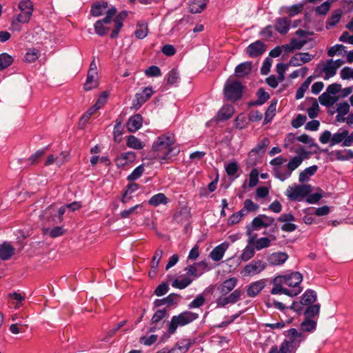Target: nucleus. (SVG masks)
Returning a JSON list of instances; mask_svg holds the SVG:
<instances>
[{
    "label": "nucleus",
    "instance_id": "f704fd0d",
    "mask_svg": "<svg viewBox=\"0 0 353 353\" xmlns=\"http://www.w3.org/2000/svg\"><path fill=\"white\" fill-rule=\"evenodd\" d=\"M234 111L232 105H225L219 111L218 117L220 120H228L232 116Z\"/></svg>",
    "mask_w": 353,
    "mask_h": 353
},
{
    "label": "nucleus",
    "instance_id": "de8ad7c7",
    "mask_svg": "<svg viewBox=\"0 0 353 353\" xmlns=\"http://www.w3.org/2000/svg\"><path fill=\"white\" fill-rule=\"evenodd\" d=\"M96 74H93L91 72H88L87 75L86 81L84 84V89L87 91L91 90L92 89L96 88L98 85L97 81L95 79L94 76Z\"/></svg>",
    "mask_w": 353,
    "mask_h": 353
},
{
    "label": "nucleus",
    "instance_id": "ddd939ff",
    "mask_svg": "<svg viewBox=\"0 0 353 353\" xmlns=\"http://www.w3.org/2000/svg\"><path fill=\"white\" fill-rule=\"evenodd\" d=\"M66 208V205L60 207L59 209H57L56 205H50L45 210L44 215L57 217L58 219L57 222L60 223L63 221L62 216L65 213Z\"/></svg>",
    "mask_w": 353,
    "mask_h": 353
},
{
    "label": "nucleus",
    "instance_id": "603ef678",
    "mask_svg": "<svg viewBox=\"0 0 353 353\" xmlns=\"http://www.w3.org/2000/svg\"><path fill=\"white\" fill-rule=\"evenodd\" d=\"M179 79V74L176 70H171L167 75V83L170 85H176Z\"/></svg>",
    "mask_w": 353,
    "mask_h": 353
},
{
    "label": "nucleus",
    "instance_id": "f8f14e48",
    "mask_svg": "<svg viewBox=\"0 0 353 353\" xmlns=\"http://www.w3.org/2000/svg\"><path fill=\"white\" fill-rule=\"evenodd\" d=\"M266 281L261 279L251 283L248 286L247 294L248 296L254 297L265 288Z\"/></svg>",
    "mask_w": 353,
    "mask_h": 353
},
{
    "label": "nucleus",
    "instance_id": "c85d7f7f",
    "mask_svg": "<svg viewBox=\"0 0 353 353\" xmlns=\"http://www.w3.org/2000/svg\"><path fill=\"white\" fill-rule=\"evenodd\" d=\"M270 139L268 138H264L259 141L256 145L252 148L249 154L253 153L254 154H264L266 151L267 148L270 145Z\"/></svg>",
    "mask_w": 353,
    "mask_h": 353
},
{
    "label": "nucleus",
    "instance_id": "9b49d317",
    "mask_svg": "<svg viewBox=\"0 0 353 353\" xmlns=\"http://www.w3.org/2000/svg\"><path fill=\"white\" fill-rule=\"evenodd\" d=\"M313 58L314 56L308 52H299L291 58L289 64L294 67H297L302 63L310 62Z\"/></svg>",
    "mask_w": 353,
    "mask_h": 353
},
{
    "label": "nucleus",
    "instance_id": "052dcab7",
    "mask_svg": "<svg viewBox=\"0 0 353 353\" xmlns=\"http://www.w3.org/2000/svg\"><path fill=\"white\" fill-rule=\"evenodd\" d=\"M307 120V117L305 115L299 114L292 121V125L298 128L303 125Z\"/></svg>",
    "mask_w": 353,
    "mask_h": 353
},
{
    "label": "nucleus",
    "instance_id": "aec40b11",
    "mask_svg": "<svg viewBox=\"0 0 353 353\" xmlns=\"http://www.w3.org/2000/svg\"><path fill=\"white\" fill-rule=\"evenodd\" d=\"M228 248V244L227 243H221V245L215 247L210 252L212 259L214 261H219L221 260Z\"/></svg>",
    "mask_w": 353,
    "mask_h": 353
},
{
    "label": "nucleus",
    "instance_id": "f3484780",
    "mask_svg": "<svg viewBox=\"0 0 353 353\" xmlns=\"http://www.w3.org/2000/svg\"><path fill=\"white\" fill-rule=\"evenodd\" d=\"M291 20L287 17L278 18L276 20L275 28L278 32L281 34H286L289 30Z\"/></svg>",
    "mask_w": 353,
    "mask_h": 353
},
{
    "label": "nucleus",
    "instance_id": "72a5a7b5",
    "mask_svg": "<svg viewBox=\"0 0 353 353\" xmlns=\"http://www.w3.org/2000/svg\"><path fill=\"white\" fill-rule=\"evenodd\" d=\"M168 199L163 193H159L152 196L148 201V203L152 206L157 207L160 204H167Z\"/></svg>",
    "mask_w": 353,
    "mask_h": 353
},
{
    "label": "nucleus",
    "instance_id": "e433bc0d",
    "mask_svg": "<svg viewBox=\"0 0 353 353\" xmlns=\"http://www.w3.org/2000/svg\"><path fill=\"white\" fill-rule=\"evenodd\" d=\"M255 254V248L254 244H248L243 249L241 255V259L243 261H248L251 259Z\"/></svg>",
    "mask_w": 353,
    "mask_h": 353
},
{
    "label": "nucleus",
    "instance_id": "a18cd8bd",
    "mask_svg": "<svg viewBox=\"0 0 353 353\" xmlns=\"http://www.w3.org/2000/svg\"><path fill=\"white\" fill-rule=\"evenodd\" d=\"M320 310L319 304L310 305L304 312L306 319H311L318 315Z\"/></svg>",
    "mask_w": 353,
    "mask_h": 353
},
{
    "label": "nucleus",
    "instance_id": "412c9836",
    "mask_svg": "<svg viewBox=\"0 0 353 353\" xmlns=\"http://www.w3.org/2000/svg\"><path fill=\"white\" fill-rule=\"evenodd\" d=\"M303 6L304 3H300L291 6H283L281 10L283 13L288 14L290 17H292L301 13L303 10Z\"/></svg>",
    "mask_w": 353,
    "mask_h": 353
},
{
    "label": "nucleus",
    "instance_id": "79ce46f5",
    "mask_svg": "<svg viewBox=\"0 0 353 353\" xmlns=\"http://www.w3.org/2000/svg\"><path fill=\"white\" fill-rule=\"evenodd\" d=\"M177 295L175 294H170L167 297L162 299H157L154 304L155 307H160L163 305H171L175 302Z\"/></svg>",
    "mask_w": 353,
    "mask_h": 353
},
{
    "label": "nucleus",
    "instance_id": "f257e3e1",
    "mask_svg": "<svg viewBox=\"0 0 353 353\" xmlns=\"http://www.w3.org/2000/svg\"><path fill=\"white\" fill-rule=\"evenodd\" d=\"M152 150L164 154H178L180 152L179 148L175 143L174 135L170 132L158 137L152 144Z\"/></svg>",
    "mask_w": 353,
    "mask_h": 353
},
{
    "label": "nucleus",
    "instance_id": "774afa93",
    "mask_svg": "<svg viewBox=\"0 0 353 353\" xmlns=\"http://www.w3.org/2000/svg\"><path fill=\"white\" fill-rule=\"evenodd\" d=\"M238 164L236 162H231L225 167V171L229 176H233L238 170Z\"/></svg>",
    "mask_w": 353,
    "mask_h": 353
},
{
    "label": "nucleus",
    "instance_id": "6e6d98bb",
    "mask_svg": "<svg viewBox=\"0 0 353 353\" xmlns=\"http://www.w3.org/2000/svg\"><path fill=\"white\" fill-rule=\"evenodd\" d=\"M144 171V168L143 165H141L137 167L133 172L128 176V180L129 181H134L139 178Z\"/></svg>",
    "mask_w": 353,
    "mask_h": 353
},
{
    "label": "nucleus",
    "instance_id": "13d9d810",
    "mask_svg": "<svg viewBox=\"0 0 353 353\" xmlns=\"http://www.w3.org/2000/svg\"><path fill=\"white\" fill-rule=\"evenodd\" d=\"M323 197V190L319 189V192L310 194L307 199L306 201L308 203H317L321 198Z\"/></svg>",
    "mask_w": 353,
    "mask_h": 353
},
{
    "label": "nucleus",
    "instance_id": "20e7f679",
    "mask_svg": "<svg viewBox=\"0 0 353 353\" xmlns=\"http://www.w3.org/2000/svg\"><path fill=\"white\" fill-rule=\"evenodd\" d=\"M243 86L238 81H227L224 86V95L230 101H236L241 98Z\"/></svg>",
    "mask_w": 353,
    "mask_h": 353
},
{
    "label": "nucleus",
    "instance_id": "4be33fe9",
    "mask_svg": "<svg viewBox=\"0 0 353 353\" xmlns=\"http://www.w3.org/2000/svg\"><path fill=\"white\" fill-rule=\"evenodd\" d=\"M236 283L237 280L236 278H230L221 283L219 290L223 295H225L235 288Z\"/></svg>",
    "mask_w": 353,
    "mask_h": 353
},
{
    "label": "nucleus",
    "instance_id": "5701e85b",
    "mask_svg": "<svg viewBox=\"0 0 353 353\" xmlns=\"http://www.w3.org/2000/svg\"><path fill=\"white\" fill-rule=\"evenodd\" d=\"M333 60L328 59L325 64H323L321 71L323 72L325 75L324 77L325 80H328L330 78L334 77L336 74L337 70L336 67L332 64Z\"/></svg>",
    "mask_w": 353,
    "mask_h": 353
},
{
    "label": "nucleus",
    "instance_id": "3c124183",
    "mask_svg": "<svg viewBox=\"0 0 353 353\" xmlns=\"http://www.w3.org/2000/svg\"><path fill=\"white\" fill-rule=\"evenodd\" d=\"M312 104L311 107L307 109V114L310 118L314 119L317 117L319 111V105L316 99L312 98Z\"/></svg>",
    "mask_w": 353,
    "mask_h": 353
},
{
    "label": "nucleus",
    "instance_id": "cd10ccee",
    "mask_svg": "<svg viewBox=\"0 0 353 353\" xmlns=\"http://www.w3.org/2000/svg\"><path fill=\"white\" fill-rule=\"evenodd\" d=\"M319 74L313 77H308L306 80L301 85V86L298 88L296 92L295 98L296 99H301L303 97L305 91L308 89L309 85H310L312 79L316 77H319Z\"/></svg>",
    "mask_w": 353,
    "mask_h": 353
},
{
    "label": "nucleus",
    "instance_id": "1a4fd4ad",
    "mask_svg": "<svg viewBox=\"0 0 353 353\" xmlns=\"http://www.w3.org/2000/svg\"><path fill=\"white\" fill-rule=\"evenodd\" d=\"M266 50V46L263 41L257 40L250 43L246 48V53L250 57L256 58L261 56Z\"/></svg>",
    "mask_w": 353,
    "mask_h": 353
},
{
    "label": "nucleus",
    "instance_id": "c9c22d12",
    "mask_svg": "<svg viewBox=\"0 0 353 353\" xmlns=\"http://www.w3.org/2000/svg\"><path fill=\"white\" fill-rule=\"evenodd\" d=\"M148 33V25L144 22H139L134 32L136 37L139 39H144Z\"/></svg>",
    "mask_w": 353,
    "mask_h": 353
},
{
    "label": "nucleus",
    "instance_id": "393cba45",
    "mask_svg": "<svg viewBox=\"0 0 353 353\" xmlns=\"http://www.w3.org/2000/svg\"><path fill=\"white\" fill-rule=\"evenodd\" d=\"M338 100V97L331 96L326 91L321 94L319 97V103L327 108L332 106Z\"/></svg>",
    "mask_w": 353,
    "mask_h": 353
},
{
    "label": "nucleus",
    "instance_id": "49530a36",
    "mask_svg": "<svg viewBox=\"0 0 353 353\" xmlns=\"http://www.w3.org/2000/svg\"><path fill=\"white\" fill-rule=\"evenodd\" d=\"M127 145L129 148L139 150L142 149L143 148V144L142 142L136 137L133 135H130L128 137L127 140Z\"/></svg>",
    "mask_w": 353,
    "mask_h": 353
},
{
    "label": "nucleus",
    "instance_id": "4c0bfd02",
    "mask_svg": "<svg viewBox=\"0 0 353 353\" xmlns=\"http://www.w3.org/2000/svg\"><path fill=\"white\" fill-rule=\"evenodd\" d=\"M143 205L137 204L128 210H125L120 213V216L121 218L126 219L129 218L133 214H138L140 213V210H143Z\"/></svg>",
    "mask_w": 353,
    "mask_h": 353
},
{
    "label": "nucleus",
    "instance_id": "b1692460",
    "mask_svg": "<svg viewBox=\"0 0 353 353\" xmlns=\"http://www.w3.org/2000/svg\"><path fill=\"white\" fill-rule=\"evenodd\" d=\"M206 3V0H190L189 3V10L191 13H199L205 9Z\"/></svg>",
    "mask_w": 353,
    "mask_h": 353
},
{
    "label": "nucleus",
    "instance_id": "ea45409f",
    "mask_svg": "<svg viewBox=\"0 0 353 353\" xmlns=\"http://www.w3.org/2000/svg\"><path fill=\"white\" fill-rule=\"evenodd\" d=\"M347 134L348 131L347 130L340 129L336 133L332 135L331 145L343 142Z\"/></svg>",
    "mask_w": 353,
    "mask_h": 353
},
{
    "label": "nucleus",
    "instance_id": "bb28decb",
    "mask_svg": "<svg viewBox=\"0 0 353 353\" xmlns=\"http://www.w3.org/2000/svg\"><path fill=\"white\" fill-rule=\"evenodd\" d=\"M276 236H270V238L268 237H262L259 239H256L254 241V248L256 250H261L263 248H266L270 246L271 241H275Z\"/></svg>",
    "mask_w": 353,
    "mask_h": 353
},
{
    "label": "nucleus",
    "instance_id": "e2e57ef3",
    "mask_svg": "<svg viewBox=\"0 0 353 353\" xmlns=\"http://www.w3.org/2000/svg\"><path fill=\"white\" fill-rule=\"evenodd\" d=\"M39 58V52L36 50H30L25 55V60L28 63H32Z\"/></svg>",
    "mask_w": 353,
    "mask_h": 353
},
{
    "label": "nucleus",
    "instance_id": "69168bd1",
    "mask_svg": "<svg viewBox=\"0 0 353 353\" xmlns=\"http://www.w3.org/2000/svg\"><path fill=\"white\" fill-rule=\"evenodd\" d=\"M350 110V105L347 102H343L338 105L336 111L339 114L344 116L348 113Z\"/></svg>",
    "mask_w": 353,
    "mask_h": 353
},
{
    "label": "nucleus",
    "instance_id": "0eeeda50",
    "mask_svg": "<svg viewBox=\"0 0 353 353\" xmlns=\"http://www.w3.org/2000/svg\"><path fill=\"white\" fill-rule=\"evenodd\" d=\"M266 263L261 260H254L246 265L242 273L244 276H254L261 273L266 268Z\"/></svg>",
    "mask_w": 353,
    "mask_h": 353
},
{
    "label": "nucleus",
    "instance_id": "9d476101",
    "mask_svg": "<svg viewBox=\"0 0 353 353\" xmlns=\"http://www.w3.org/2000/svg\"><path fill=\"white\" fill-rule=\"evenodd\" d=\"M284 284L290 287H297L303 280V276L299 272H294L290 275H279Z\"/></svg>",
    "mask_w": 353,
    "mask_h": 353
},
{
    "label": "nucleus",
    "instance_id": "09e8293b",
    "mask_svg": "<svg viewBox=\"0 0 353 353\" xmlns=\"http://www.w3.org/2000/svg\"><path fill=\"white\" fill-rule=\"evenodd\" d=\"M342 16V11L341 10H334L332 16L328 19L327 25L330 27L335 26L340 21Z\"/></svg>",
    "mask_w": 353,
    "mask_h": 353
},
{
    "label": "nucleus",
    "instance_id": "bf43d9fd",
    "mask_svg": "<svg viewBox=\"0 0 353 353\" xmlns=\"http://www.w3.org/2000/svg\"><path fill=\"white\" fill-rule=\"evenodd\" d=\"M272 63V60L270 57L265 58L261 68V74L263 75L268 74L270 72Z\"/></svg>",
    "mask_w": 353,
    "mask_h": 353
},
{
    "label": "nucleus",
    "instance_id": "5fc2aeb1",
    "mask_svg": "<svg viewBox=\"0 0 353 353\" xmlns=\"http://www.w3.org/2000/svg\"><path fill=\"white\" fill-rule=\"evenodd\" d=\"M303 161V159L301 158V156H295L292 159V161H290L288 163V170H289V173H288V175L290 174V172L293 170H294L296 168H298V166Z\"/></svg>",
    "mask_w": 353,
    "mask_h": 353
},
{
    "label": "nucleus",
    "instance_id": "8fccbe9b",
    "mask_svg": "<svg viewBox=\"0 0 353 353\" xmlns=\"http://www.w3.org/2000/svg\"><path fill=\"white\" fill-rule=\"evenodd\" d=\"M192 280L189 279L188 277L183 278L182 279H176L173 282L172 285L174 288H176L179 289H184L187 286H188L191 283Z\"/></svg>",
    "mask_w": 353,
    "mask_h": 353
},
{
    "label": "nucleus",
    "instance_id": "dca6fc26",
    "mask_svg": "<svg viewBox=\"0 0 353 353\" xmlns=\"http://www.w3.org/2000/svg\"><path fill=\"white\" fill-rule=\"evenodd\" d=\"M252 67L251 61L243 62L236 66L234 74L237 77H244L251 72Z\"/></svg>",
    "mask_w": 353,
    "mask_h": 353
},
{
    "label": "nucleus",
    "instance_id": "c756f323",
    "mask_svg": "<svg viewBox=\"0 0 353 353\" xmlns=\"http://www.w3.org/2000/svg\"><path fill=\"white\" fill-rule=\"evenodd\" d=\"M256 95L257 99L254 101H250L249 103V105H261L270 98L269 94L267 92H265L263 88H260L257 91Z\"/></svg>",
    "mask_w": 353,
    "mask_h": 353
},
{
    "label": "nucleus",
    "instance_id": "338daca9",
    "mask_svg": "<svg viewBox=\"0 0 353 353\" xmlns=\"http://www.w3.org/2000/svg\"><path fill=\"white\" fill-rule=\"evenodd\" d=\"M258 171L256 169H253L250 174V181L249 186L251 188L254 187L258 183Z\"/></svg>",
    "mask_w": 353,
    "mask_h": 353
},
{
    "label": "nucleus",
    "instance_id": "a211bd4d",
    "mask_svg": "<svg viewBox=\"0 0 353 353\" xmlns=\"http://www.w3.org/2000/svg\"><path fill=\"white\" fill-rule=\"evenodd\" d=\"M288 259V255L285 252H276L270 254L268 261L272 265H281L283 264Z\"/></svg>",
    "mask_w": 353,
    "mask_h": 353
},
{
    "label": "nucleus",
    "instance_id": "2f4dec72",
    "mask_svg": "<svg viewBox=\"0 0 353 353\" xmlns=\"http://www.w3.org/2000/svg\"><path fill=\"white\" fill-rule=\"evenodd\" d=\"M43 234L51 238H57L65 234V230L61 226H57L52 228H46L43 229Z\"/></svg>",
    "mask_w": 353,
    "mask_h": 353
},
{
    "label": "nucleus",
    "instance_id": "6e6552de",
    "mask_svg": "<svg viewBox=\"0 0 353 353\" xmlns=\"http://www.w3.org/2000/svg\"><path fill=\"white\" fill-rule=\"evenodd\" d=\"M128 12L126 11H122L120 12L113 17L112 21H113V28H112L111 33L110 34V37L111 39H115L118 37V34L121 29V28L123 26V21L127 17Z\"/></svg>",
    "mask_w": 353,
    "mask_h": 353
},
{
    "label": "nucleus",
    "instance_id": "58836bf2",
    "mask_svg": "<svg viewBox=\"0 0 353 353\" xmlns=\"http://www.w3.org/2000/svg\"><path fill=\"white\" fill-rule=\"evenodd\" d=\"M292 341L289 342L288 341H284L282 343L279 350H278V348L274 346L271 348L269 353H290L292 350Z\"/></svg>",
    "mask_w": 353,
    "mask_h": 353
},
{
    "label": "nucleus",
    "instance_id": "2eb2a0df",
    "mask_svg": "<svg viewBox=\"0 0 353 353\" xmlns=\"http://www.w3.org/2000/svg\"><path fill=\"white\" fill-rule=\"evenodd\" d=\"M108 9V2L102 1L92 4L90 9V13L92 16L97 17L101 16L103 13L106 14Z\"/></svg>",
    "mask_w": 353,
    "mask_h": 353
},
{
    "label": "nucleus",
    "instance_id": "a878e982",
    "mask_svg": "<svg viewBox=\"0 0 353 353\" xmlns=\"http://www.w3.org/2000/svg\"><path fill=\"white\" fill-rule=\"evenodd\" d=\"M316 300V294L314 290H307L301 296L300 303L302 305H312Z\"/></svg>",
    "mask_w": 353,
    "mask_h": 353
},
{
    "label": "nucleus",
    "instance_id": "680f3d73",
    "mask_svg": "<svg viewBox=\"0 0 353 353\" xmlns=\"http://www.w3.org/2000/svg\"><path fill=\"white\" fill-rule=\"evenodd\" d=\"M145 74L148 77H159L161 76V72L159 67L152 65L145 70Z\"/></svg>",
    "mask_w": 353,
    "mask_h": 353
},
{
    "label": "nucleus",
    "instance_id": "f03ea898",
    "mask_svg": "<svg viewBox=\"0 0 353 353\" xmlns=\"http://www.w3.org/2000/svg\"><path fill=\"white\" fill-rule=\"evenodd\" d=\"M117 12V10L114 6L110 8L104 18L97 20L94 24V32L100 37L106 35L109 31L113 28L112 18Z\"/></svg>",
    "mask_w": 353,
    "mask_h": 353
},
{
    "label": "nucleus",
    "instance_id": "0e129e2a",
    "mask_svg": "<svg viewBox=\"0 0 353 353\" xmlns=\"http://www.w3.org/2000/svg\"><path fill=\"white\" fill-rule=\"evenodd\" d=\"M330 8V4L329 1H325L321 6L316 7V12L321 15L325 14Z\"/></svg>",
    "mask_w": 353,
    "mask_h": 353
},
{
    "label": "nucleus",
    "instance_id": "37998d69",
    "mask_svg": "<svg viewBox=\"0 0 353 353\" xmlns=\"http://www.w3.org/2000/svg\"><path fill=\"white\" fill-rule=\"evenodd\" d=\"M13 62V58L8 53L0 54V70L8 68Z\"/></svg>",
    "mask_w": 353,
    "mask_h": 353
},
{
    "label": "nucleus",
    "instance_id": "4d7b16f0",
    "mask_svg": "<svg viewBox=\"0 0 353 353\" xmlns=\"http://www.w3.org/2000/svg\"><path fill=\"white\" fill-rule=\"evenodd\" d=\"M345 46L341 44H336L331 47L327 51V55L329 57H333L336 54H341L342 51L344 50Z\"/></svg>",
    "mask_w": 353,
    "mask_h": 353
},
{
    "label": "nucleus",
    "instance_id": "864d4df0",
    "mask_svg": "<svg viewBox=\"0 0 353 353\" xmlns=\"http://www.w3.org/2000/svg\"><path fill=\"white\" fill-rule=\"evenodd\" d=\"M264 214L255 217L252 221V228L254 230H259L261 228H267V224L263 222Z\"/></svg>",
    "mask_w": 353,
    "mask_h": 353
},
{
    "label": "nucleus",
    "instance_id": "7c9ffc66",
    "mask_svg": "<svg viewBox=\"0 0 353 353\" xmlns=\"http://www.w3.org/2000/svg\"><path fill=\"white\" fill-rule=\"evenodd\" d=\"M31 17H32V14H27L26 12H21V14L14 16L13 19H12V27H14V28L15 30H19V27L15 28V26H18L19 23H28L30 21Z\"/></svg>",
    "mask_w": 353,
    "mask_h": 353
},
{
    "label": "nucleus",
    "instance_id": "473e14b6",
    "mask_svg": "<svg viewBox=\"0 0 353 353\" xmlns=\"http://www.w3.org/2000/svg\"><path fill=\"white\" fill-rule=\"evenodd\" d=\"M317 169H318L317 165H312V166L305 168L299 174V181L301 183L307 181L309 180L310 177L316 173V172L317 171Z\"/></svg>",
    "mask_w": 353,
    "mask_h": 353
},
{
    "label": "nucleus",
    "instance_id": "39448f33",
    "mask_svg": "<svg viewBox=\"0 0 353 353\" xmlns=\"http://www.w3.org/2000/svg\"><path fill=\"white\" fill-rule=\"evenodd\" d=\"M312 190L310 185H299L294 187L289 186L286 191V195L292 201L302 199Z\"/></svg>",
    "mask_w": 353,
    "mask_h": 353
},
{
    "label": "nucleus",
    "instance_id": "a19ab883",
    "mask_svg": "<svg viewBox=\"0 0 353 353\" xmlns=\"http://www.w3.org/2000/svg\"><path fill=\"white\" fill-rule=\"evenodd\" d=\"M276 104L277 102L276 101L274 102H272L268 106L265 114L264 124H267L272 120L274 116L275 115Z\"/></svg>",
    "mask_w": 353,
    "mask_h": 353
},
{
    "label": "nucleus",
    "instance_id": "423d86ee",
    "mask_svg": "<svg viewBox=\"0 0 353 353\" xmlns=\"http://www.w3.org/2000/svg\"><path fill=\"white\" fill-rule=\"evenodd\" d=\"M273 284L274 287L272 288L271 290V294H285L286 295H288L290 296H295L298 295L301 292V289H293L292 290L283 288L282 287V284H284L283 281L281 280V278H280L279 276H276L273 279Z\"/></svg>",
    "mask_w": 353,
    "mask_h": 353
},
{
    "label": "nucleus",
    "instance_id": "6ab92c4d",
    "mask_svg": "<svg viewBox=\"0 0 353 353\" xmlns=\"http://www.w3.org/2000/svg\"><path fill=\"white\" fill-rule=\"evenodd\" d=\"M14 248L9 243L4 242L0 245V259L8 260L14 253Z\"/></svg>",
    "mask_w": 353,
    "mask_h": 353
},
{
    "label": "nucleus",
    "instance_id": "c03bdc74",
    "mask_svg": "<svg viewBox=\"0 0 353 353\" xmlns=\"http://www.w3.org/2000/svg\"><path fill=\"white\" fill-rule=\"evenodd\" d=\"M19 9L21 12H26L32 15L33 3L30 0H21L19 3Z\"/></svg>",
    "mask_w": 353,
    "mask_h": 353
},
{
    "label": "nucleus",
    "instance_id": "4468645a",
    "mask_svg": "<svg viewBox=\"0 0 353 353\" xmlns=\"http://www.w3.org/2000/svg\"><path fill=\"white\" fill-rule=\"evenodd\" d=\"M143 118L141 114H137L130 117L127 123V128L130 132H134L142 126Z\"/></svg>",
    "mask_w": 353,
    "mask_h": 353
},
{
    "label": "nucleus",
    "instance_id": "7ed1b4c3",
    "mask_svg": "<svg viewBox=\"0 0 353 353\" xmlns=\"http://www.w3.org/2000/svg\"><path fill=\"white\" fill-rule=\"evenodd\" d=\"M198 318V314L192 312L185 311L178 316H172L168 328L170 334L175 332L178 326L185 325Z\"/></svg>",
    "mask_w": 353,
    "mask_h": 353
}]
</instances>
